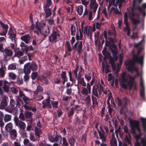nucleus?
Here are the masks:
<instances>
[{"instance_id": "nucleus-44", "label": "nucleus", "mask_w": 146, "mask_h": 146, "mask_svg": "<svg viewBox=\"0 0 146 146\" xmlns=\"http://www.w3.org/2000/svg\"><path fill=\"white\" fill-rule=\"evenodd\" d=\"M77 11L78 14L81 15L83 12V6L82 5H80L78 8Z\"/></svg>"}, {"instance_id": "nucleus-56", "label": "nucleus", "mask_w": 146, "mask_h": 146, "mask_svg": "<svg viewBox=\"0 0 146 146\" xmlns=\"http://www.w3.org/2000/svg\"><path fill=\"white\" fill-rule=\"evenodd\" d=\"M68 75L69 77V80L70 81L73 82L75 81L74 78H73L72 77V73L71 70L69 71L68 72Z\"/></svg>"}, {"instance_id": "nucleus-61", "label": "nucleus", "mask_w": 146, "mask_h": 146, "mask_svg": "<svg viewBox=\"0 0 146 146\" xmlns=\"http://www.w3.org/2000/svg\"><path fill=\"white\" fill-rule=\"evenodd\" d=\"M61 82V78L59 77H56L54 80V83L56 84H60Z\"/></svg>"}, {"instance_id": "nucleus-47", "label": "nucleus", "mask_w": 146, "mask_h": 146, "mask_svg": "<svg viewBox=\"0 0 146 146\" xmlns=\"http://www.w3.org/2000/svg\"><path fill=\"white\" fill-rule=\"evenodd\" d=\"M82 90L81 92L82 94L83 95H87L88 94V89L84 87H82Z\"/></svg>"}, {"instance_id": "nucleus-23", "label": "nucleus", "mask_w": 146, "mask_h": 146, "mask_svg": "<svg viewBox=\"0 0 146 146\" xmlns=\"http://www.w3.org/2000/svg\"><path fill=\"white\" fill-rule=\"evenodd\" d=\"M100 128L101 130L100 131H99L98 129V130H97L99 133L100 138V139H104V137H107L106 135H105V133L104 130L103 129L101 125L100 126Z\"/></svg>"}, {"instance_id": "nucleus-26", "label": "nucleus", "mask_w": 146, "mask_h": 146, "mask_svg": "<svg viewBox=\"0 0 146 146\" xmlns=\"http://www.w3.org/2000/svg\"><path fill=\"white\" fill-rule=\"evenodd\" d=\"M140 119L142 123V126L144 132H145L146 131V119L141 117Z\"/></svg>"}, {"instance_id": "nucleus-46", "label": "nucleus", "mask_w": 146, "mask_h": 146, "mask_svg": "<svg viewBox=\"0 0 146 146\" xmlns=\"http://www.w3.org/2000/svg\"><path fill=\"white\" fill-rule=\"evenodd\" d=\"M98 89L97 88H94V86L93 87L92 93L93 94L97 97H99V95L98 93Z\"/></svg>"}, {"instance_id": "nucleus-9", "label": "nucleus", "mask_w": 146, "mask_h": 146, "mask_svg": "<svg viewBox=\"0 0 146 146\" xmlns=\"http://www.w3.org/2000/svg\"><path fill=\"white\" fill-rule=\"evenodd\" d=\"M18 97V99H19V101H21L23 105L25 104H29L30 101L31 100H32L31 99L26 96L24 94L20 91L19 92Z\"/></svg>"}, {"instance_id": "nucleus-38", "label": "nucleus", "mask_w": 146, "mask_h": 146, "mask_svg": "<svg viewBox=\"0 0 146 146\" xmlns=\"http://www.w3.org/2000/svg\"><path fill=\"white\" fill-rule=\"evenodd\" d=\"M29 104H26L23 105V106L24 107L25 110H32L33 111H35L36 110V108L34 109L32 107L27 105H29Z\"/></svg>"}, {"instance_id": "nucleus-16", "label": "nucleus", "mask_w": 146, "mask_h": 146, "mask_svg": "<svg viewBox=\"0 0 146 146\" xmlns=\"http://www.w3.org/2000/svg\"><path fill=\"white\" fill-rule=\"evenodd\" d=\"M76 78L77 80V83L78 84H80L83 86H86V83L84 81V77H82L80 72H79L78 73V76L77 77V78Z\"/></svg>"}, {"instance_id": "nucleus-59", "label": "nucleus", "mask_w": 146, "mask_h": 146, "mask_svg": "<svg viewBox=\"0 0 146 146\" xmlns=\"http://www.w3.org/2000/svg\"><path fill=\"white\" fill-rule=\"evenodd\" d=\"M0 24L3 29H8V26L7 25L4 24L1 21H0Z\"/></svg>"}, {"instance_id": "nucleus-8", "label": "nucleus", "mask_w": 146, "mask_h": 146, "mask_svg": "<svg viewBox=\"0 0 146 146\" xmlns=\"http://www.w3.org/2000/svg\"><path fill=\"white\" fill-rule=\"evenodd\" d=\"M113 43L108 44L106 42L105 44L106 46H109V48L111 50L112 55H117L118 52L117 46L115 44L117 40L116 38H114L113 39Z\"/></svg>"}, {"instance_id": "nucleus-4", "label": "nucleus", "mask_w": 146, "mask_h": 146, "mask_svg": "<svg viewBox=\"0 0 146 146\" xmlns=\"http://www.w3.org/2000/svg\"><path fill=\"white\" fill-rule=\"evenodd\" d=\"M131 9L133 16L135 14H137V11L139 10L140 13L142 14L143 16L145 17L146 15V3L142 4L141 6H140L137 1L136 2V3L134 2Z\"/></svg>"}, {"instance_id": "nucleus-33", "label": "nucleus", "mask_w": 146, "mask_h": 146, "mask_svg": "<svg viewBox=\"0 0 146 146\" xmlns=\"http://www.w3.org/2000/svg\"><path fill=\"white\" fill-rule=\"evenodd\" d=\"M29 18L30 21L31 23V29H34L35 28V25L33 21V18L32 15V14L31 13L29 15Z\"/></svg>"}, {"instance_id": "nucleus-43", "label": "nucleus", "mask_w": 146, "mask_h": 146, "mask_svg": "<svg viewBox=\"0 0 146 146\" xmlns=\"http://www.w3.org/2000/svg\"><path fill=\"white\" fill-rule=\"evenodd\" d=\"M59 139V135L56 133L55 137H52L50 138V140L52 142H56L58 141Z\"/></svg>"}, {"instance_id": "nucleus-42", "label": "nucleus", "mask_w": 146, "mask_h": 146, "mask_svg": "<svg viewBox=\"0 0 146 146\" xmlns=\"http://www.w3.org/2000/svg\"><path fill=\"white\" fill-rule=\"evenodd\" d=\"M11 118V116L8 114L5 115L4 117V120L5 122H7L10 121Z\"/></svg>"}, {"instance_id": "nucleus-35", "label": "nucleus", "mask_w": 146, "mask_h": 146, "mask_svg": "<svg viewBox=\"0 0 146 146\" xmlns=\"http://www.w3.org/2000/svg\"><path fill=\"white\" fill-rule=\"evenodd\" d=\"M68 142L71 146H74L75 140L74 137L72 136L70 138H69Z\"/></svg>"}, {"instance_id": "nucleus-2", "label": "nucleus", "mask_w": 146, "mask_h": 146, "mask_svg": "<svg viewBox=\"0 0 146 146\" xmlns=\"http://www.w3.org/2000/svg\"><path fill=\"white\" fill-rule=\"evenodd\" d=\"M38 69L37 64L34 62H28L25 64L24 68V72L25 75L24 77L25 81L29 80V76L28 75L31 72V70L33 71H36Z\"/></svg>"}, {"instance_id": "nucleus-21", "label": "nucleus", "mask_w": 146, "mask_h": 146, "mask_svg": "<svg viewBox=\"0 0 146 146\" xmlns=\"http://www.w3.org/2000/svg\"><path fill=\"white\" fill-rule=\"evenodd\" d=\"M10 83L6 80H5L3 86L2 88L4 92H8L9 91V85Z\"/></svg>"}, {"instance_id": "nucleus-18", "label": "nucleus", "mask_w": 146, "mask_h": 146, "mask_svg": "<svg viewBox=\"0 0 146 146\" xmlns=\"http://www.w3.org/2000/svg\"><path fill=\"white\" fill-rule=\"evenodd\" d=\"M49 7L43 6V8L45 13V17L46 18H48L52 14V12Z\"/></svg>"}, {"instance_id": "nucleus-37", "label": "nucleus", "mask_w": 146, "mask_h": 146, "mask_svg": "<svg viewBox=\"0 0 146 146\" xmlns=\"http://www.w3.org/2000/svg\"><path fill=\"white\" fill-rule=\"evenodd\" d=\"M131 136L130 137L128 135H126L124 139V140L126 143H127L128 145H131Z\"/></svg>"}, {"instance_id": "nucleus-48", "label": "nucleus", "mask_w": 146, "mask_h": 146, "mask_svg": "<svg viewBox=\"0 0 146 146\" xmlns=\"http://www.w3.org/2000/svg\"><path fill=\"white\" fill-rule=\"evenodd\" d=\"M11 135H13L15 137H17V132L15 129H12L10 132H9Z\"/></svg>"}, {"instance_id": "nucleus-54", "label": "nucleus", "mask_w": 146, "mask_h": 146, "mask_svg": "<svg viewBox=\"0 0 146 146\" xmlns=\"http://www.w3.org/2000/svg\"><path fill=\"white\" fill-rule=\"evenodd\" d=\"M92 104H95L96 105H98V103L97 101V99L96 98L93 96L92 97Z\"/></svg>"}, {"instance_id": "nucleus-14", "label": "nucleus", "mask_w": 146, "mask_h": 146, "mask_svg": "<svg viewBox=\"0 0 146 146\" xmlns=\"http://www.w3.org/2000/svg\"><path fill=\"white\" fill-rule=\"evenodd\" d=\"M16 104L15 102L13 99H11L10 101V107L7 108L6 110L9 113L14 114L15 111L14 110L15 108H17L16 107H14Z\"/></svg>"}, {"instance_id": "nucleus-50", "label": "nucleus", "mask_w": 146, "mask_h": 146, "mask_svg": "<svg viewBox=\"0 0 146 146\" xmlns=\"http://www.w3.org/2000/svg\"><path fill=\"white\" fill-rule=\"evenodd\" d=\"M123 129L124 132L128 134L127 135H128L130 137L131 136V135L130 133L128 131V129L127 126L126 125H125L123 128Z\"/></svg>"}, {"instance_id": "nucleus-17", "label": "nucleus", "mask_w": 146, "mask_h": 146, "mask_svg": "<svg viewBox=\"0 0 146 146\" xmlns=\"http://www.w3.org/2000/svg\"><path fill=\"white\" fill-rule=\"evenodd\" d=\"M42 104V106L43 108L46 107H47L50 109L52 108L50 104V100L49 98H48L43 101Z\"/></svg>"}, {"instance_id": "nucleus-24", "label": "nucleus", "mask_w": 146, "mask_h": 146, "mask_svg": "<svg viewBox=\"0 0 146 146\" xmlns=\"http://www.w3.org/2000/svg\"><path fill=\"white\" fill-rule=\"evenodd\" d=\"M73 48H72L70 43L67 41L66 42L65 46V52L66 53H68L72 51Z\"/></svg>"}, {"instance_id": "nucleus-15", "label": "nucleus", "mask_w": 146, "mask_h": 146, "mask_svg": "<svg viewBox=\"0 0 146 146\" xmlns=\"http://www.w3.org/2000/svg\"><path fill=\"white\" fill-rule=\"evenodd\" d=\"M112 55L113 56L109 60V62L111 64L112 70L114 71L116 70V66L115 64V62L117 60L118 56L117 55Z\"/></svg>"}, {"instance_id": "nucleus-30", "label": "nucleus", "mask_w": 146, "mask_h": 146, "mask_svg": "<svg viewBox=\"0 0 146 146\" xmlns=\"http://www.w3.org/2000/svg\"><path fill=\"white\" fill-rule=\"evenodd\" d=\"M12 30L11 33L10 32V31H9L8 33V35L9 36V38H10L12 41L13 42L14 40L15 39L16 36V34H15L13 33V31Z\"/></svg>"}, {"instance_id": "nucleus-53", "label": "nucleus", "mask_w": 146, "mask_h": 146, "mask_svg": "<svg viewBox=\"0 0 146 146\" xmlns=\"http://www.w3.org/2000/svg\"><path fill=\"white\" fill-rule=\"evenodd\" d=\"M33 113L30 112L26 111L25 115L26 118H30L32 116Z\"/></svg>"}, {"instance_id": "nucleus-57", "label": "nucleus", "mask_w": 146, "mask_h": 146, "mask_svg": "<svg viewBox=\"0 0 146 146\" xmlns=\"http://www.w3.org/2000/svg\"><path fill=\"white\" fill-rule=\"evenodd\" d=\"M52 3L51 0H46L45 4H44V6L50 7L51 6Z\"/></svg>"}, {"instance_id": "nucleus-40", "label": "nucleus", "mask_w": 146, "mask_h": 146, "mask_svg": "<svg viewBox=\"0 0 146 146\" xmlns=\"http://www.w3.org/2000/svg\"><path fill=\"white\" fill-rule=\"evenodd\" d=\"M123 31L124 32H125L126 31H127V35L128 36H130V34L131 29L129 26L125 27L123 28Z\"/></svg>"}, {"instance_id": "nucleus-36", "label": "nucleus", "mask_w": 146, "mask_h": 146, "mask_svg": "<svg viewBox=\"0 0 146 146\" xmlns=\"http://www.w3.org/2000/svg\"><path fill=\"white\" fill-rule=\"evenodd\" d=\"M124 23L125 25V27L129 26L128 22V16L127 13H125L124 16Z\"/></svg>"}, {"instance_id": "nucleus-62", "label": "nucleus", "mask_w": 146, "mask_h": 146, "mask_svg": "<svg viewBox=\"0 0 146 146\" xmlns=\"http://www.w3.org/2000/svg\"><path fill=\"white\" fill-rule=\"evenodd\" d=\"M11 91L13 94H17L18 92V89L15 87H12L11 88Z\"/></svg>"}, {"instance_id": "nucleus-45", "label": "nucleus", "mask_w": 146, "mask_h": 146, "mask_svg": "<svg viewBox=\"0 0 146 146\" xmlns=\"http://www.w3.org/2000/svg\"><path fill=\"white\" fill-rule=\"evenodd\" d=\"M79 68L78 65H77L74 70L72 71V72L74 74L76 78H77V77L78 76V74L77 73L78 71Z\"/></svg>"}, {"instance_id": "nucleus-20", "label": "nucleus", "mask_w": 146, "mask_h": 146, "mask_svg": "<svg viewBox=\"0 0 146 146\" xmlns=\"http://www.w3.org/2000/svg\"><path fill=\"white\" fill-rule=\"evenodd\" d=\"M77 30L76 35V39L77 40H81L83 37V35L80 29H78V27H76Z\"/></svg>"}, {"instance_id": "nucleus-19", "label": "nucleus", "mask_w": 146, "mask_h": 146, "mask_svg": "<svg viewBox=\"0 0 146 146\" xmlns=\"http://www.w3.org/2000/svg\"><path fill=\"white\" fill-rule=\"evenodd\" d=\"M92 1L91 0L90 3V9H93V12L95 13L98 6V5L95 2L93 1L92 4Z\"/></svg>"}, {"instance_id": "nucleus-29", "label": "nucleus", "mask_w": 146, "mask_h": 146, "mask_svg": "<svg viewBox=\"0 0 146 146\" xmlns=\"http://www.w3.org/2000/svg\"><path fill=\"white\" fill-rule=\"evenodd\" d=\"M13 125L11 122L8 123L5 126V130L7 132H10L12 129Z\"/></svg>"}, {"instance_id": "nucleus-27", "label": "nucleus", "mask_w": 146, "mask_h": 146, "mask_svg": "<svg viewBox=\"0 0 146 146\" xmlns=\"http://www.w3.org/2000/svg\"><path fill=\"white\" fill-rule=\"evenodd\" d=\"M43 29L42 31V34L44 36V37H46L50 33V31L48 27H46L44 29Z\"/></svg>"}, {"instance_id": "nucleus-10", "label": "nucleus", "mask_w": 146, "mask_h": 146, "mask_svg": "<svg viewBox=\"0 0 146 146\" xmlns=\"http://www.w3.org/2000/svg\"><path fill=\"white\" fill-rule=\"evenodd\" d=\"M139 13H137V14H135L133 16L132 10L131 9V12L129 13V17H131V19L132 21V24L133 25L137 26L139 23Z\"/></svg>"}, {"instance_id": "nucleus-52", "label": "nucleus", "mask_w": 146, "mask_h": 146, "mask_svg": "<svg viewBox=\"0 0 146 146\" xmlns=\"http://www.w3.org/2000/svg\"><path fill=\"white\" fill-rule=\"evenodd\" d=\"M28 60L27 56H23L19 59V61L20 64H23L24 62Z\"/></svg>"}, {"instance_id": "nucleus-28", "label": "nucleus", "mask_w": 146, "mask_h": 146, "mask_svg": "<svg viewBox=\"0 0 146 146\" xmlns=\"http://www.w3.org/2000/svg\"><path fill=\"white\" fill-rule=\"evenodd\" d=\"M6 69L5 65L4 66L2 65L0 68V77L1 78L5 76V71Z\"/></svg>"}, {"instance_id": "nucleus-13", "label": "nucleus", "mask_w": 146, "mask_h": 146, "mask_svg": "<svg viewBox=\"0 0 146 146\" xmlns=\"http://www.w3.org/2000/svg\"><path fill=\"white\" fill-rule=\"evenodd\" d=\"M82 41H80L78 40L72 46L73 49L75 50L78 54L80 53L81 52L82 49Z\"/></svg>"}, {"instance_id": "nucleus-6", "label": "nucleus", "mask_w": 146, "mask_h": 146, "mask_svg": "<svg viewBox=\"0 0 146 146\" xmlns=\"http://www.w3.org/2000/svg\"><path fill=\"white\" fill-rule=\"evenodd\" d=\"M142 49L141 48H140L137 50V54L136 55L133 54L132 56V59L131 61L132 63L134 62L140 64L142 67H143V61L144 59L143 56H139V54L142 51Z\"/></svg>"}, {"instance_id": "nucleus-11", "label": "nucleus", "mask_w": 146, "mask_h": 146, "mask_svg": "<svg viewBox=\"0 0 146 146\" xmlns=\"http://www.w3.org/2000/svg\"><path fill=\"white\" fill-rule=\"evenodd\" d=\"M60 36V34L58 31L53 30L50 35L49 36V41L51 43L56 42L57 39V36L59 37Z\"/></svg>"}, {"instance_id": "nucleus-58", "label": "nucleus", "mask_w": 146, "mask_h": 146, "mask_svg": "<svg viewBox=\"0 0 146 146\" xmlns=\"http://www.w3.org/2000/svg\"><path fill=\"white\" fill-rule=\"evenodd\" d=\"M140 96L143 99L145 97L144 88H142L140 90Z\"/></svg>"}, {"instance_id": "nucleus-12", "label": "nucleus", "mask_w": 146, "mask_h": 146, "mask_svg": "<svg viewBox=\"0 0 146 146\" xmlns=\"http://www.w3.org/2000/svg\"><path fill=\"white\" fill-rule=\"evenodd\" d=\"M45 25V24L42 23H35V28L36 30H34V33L37 34L38 36H39V33H41V30L43 29Z\"/></svg>"}, {"instance_id": "nucleus-51", "label": "nucleus", "mask_w": 146, "mask_h": 146, "mask_svg": "<svg viewBox=\"0 0 146 146\" xmlns=\"http://www.w3.org/2000/svg\"><path fill=\"white\" fill-rule=\"evenodd\" d=\"M38 76L37 72H33L31 74V78L33 80H35Z\"/></svg>"}, {"instance_id": "nucleus-3", "label": "nucleus", "mask_w": 146, "mask_h": 146, "mask_svg": "<svg viewBox=\"0 0 146 146\" xmlns=\"http://www.w3.org/2000/svg\"><path fill=\"white\" fill-rule=\"evenodd\" d=\"M125 65L127 67V70L129 72L132 73L133 71H135L136 73V74L133 76H132L129 74H126V78H129V80L135 82V79L137 76H139L140 75L138 71V68L135 66L134 62L132 63V62L128 61L126 62Z\"/></svg>"}, {"instance_id": "nucleus-41", "label": "nucleus", "mask_w": 146, "mask_h": 146, "mask_svg": "<svg viewBox=\"0 0 146 146\" xmlns=\"http://www.w3.org/2000/svg\"><path fill=\"white\" fill-rule=\"evenodd\" d=\"M50 102L53 108H58V102L51 100Z\"/></svg>"}, {"instance_id": "nucleus-22", "label": "nucleus", "mask_w": 146, "mask_h": 146, "mask_svg": "<svg viewBox=\"0 0 146 146\" xmlns=\"http://www.w3.org/2000/svg\"><path fill=\"white\" fill-rule=\"evenodd\" d=\"M31 38V37L29 34L22 36L21 37V39L27 44L30 42Z\"/></svg>"}, {"instance_id": "nucleus-25", "label": "nucleus", "mask_w": 146, "mask_h": 146, "mask_svg": "<svg viewBox=\"0 0 146 146\" xmlns=\"http://www.w3.org/2000/svg\"><path fill=\"white\" fill-rule=\"evenodd\" d=\"M3 52L4 55L5 57L11 56L13 53L12 51L10 49L5 48L4 49Z\"/></svg>"}, {"instance_id": "nucleus-7", "label": "nucleus", "mask_w": 146, "mask_h": 146, "mask_svg": "<svg viewBox=\"0 0 146 146\" xmlns=\"http://www.w3.org/2000/svg\"><path fill=\"white\" fill-rule=\"evenodd\" d=\"M14 110L15 112L14 113V115H15L14 120L16 126L19 127L20 129L22 130H24L26 128L25 123L21 120H19L17 116V114H18V110L17 108H15Z\"/></svg>"}, {"instance_id": "nucleus-32", "label": "nucleus", "mask_w": 146, "mask_h": 146, "mask_svg": "<svg viewBox=\"0 0 146 146\" xmlns=\"http://www.w3.org/2000/svg\"><path fill=\"white\" fill-rule=\"evenodd\" d=\"M75 111V109L74 107H72L71 108L70 110L68 113L67 114V116L68 117L70 118H72L74 113Z\"/></svg>"}, {"instance_id": "nucleus-55", "label": "nucleus", "mask_w": 146, "mask_h": 146, "mask_svg": "<svg viewBox=\"0 0 146 146\" xmlns=\"http://www.w3.org/2000/svg\"><path fill=\"white\" fill-rule=\"evenodd\" d=\"M16 82L18 85H21L23 83V81L21 77H18L17 78Z\"/></svg>"}, {"instance_id": "nucleus-63", "label": "nucleus", "mask_w": 146, "mask_h": 146, "mask_svg": "<svg viewBox=\"0 0 146 146\" xmlns=\"http://www.w3.org/2000/svg\"><path fill=\"white\" fill-rule=\"evenodd\" d=\"M75 116H76V117H75L74 121H75V124H78V125L80 124V118L76 116V115Z\"/></svg>"}, {"instance_id": "nucleus-5", "label": "nucleus", "mask_w": 146, "mask_h": 146, "mask_svg": "<svg viewBox=\"0 0 146 146\" xmlns=\"http://www.w3.org/2000/svg\"><path fill=\"white\" fill-rule=\"evenodd\" d=\"M126 73L125 72H122L121 76V82L120 85L121 88L127 89V86L125 84V83H127V84L129 86V90H130L134 86L135 82L132 81V80H130L128 81L127 78H126Z\"/></svg>"}, {"instance_id": "nucleus-39", "label": "nucleus", "mask_w": 146, "mask_h": 146, "mask_svg": "<svg viewBox=\"0 0 146 146\" xmlns=\"http://www.w3.org/2000/svg\"><path fill=\"white\" fill-rule=\"evenodd\" d=\"M43 88L40 85H38L37 86V89L36 91L34 92V93L35 94H37L39 92H41L43 91Z\"/></svg>"}, {"instance_id": "nucleus-49", "label": "nucleus", "mask_w": 146, "mask_h": 146, "mask_svg": "<svg viewBox=\"0 0 146 146\" xmlns=\"http://www.w3.org/2000/svg\"><path fill=\"white\" fill-rule=\"evenodd\" d=\"M7 105V102L6 100H3L1 102L0 104V107L1 108L3 109L5 108Z\"/></svg>"}, {"instance_id": "nucleus-64", "label": "nucleus", "mask_w": 146, "mask_h": 146, "mask_svg": "<svg viewBox=\"0 0 146 146\" xmlns=\"http://www.w3.org/2000/svg\"><path fill=\"white\" fill-rule=\"evenodd\" d=\"M104 138L100 139L102 141V142L100 144V146H107L106 144L104 143H106V142L107 137H104Z\"/></svg>"}, {"instance_id": "nucleus-34", "label": "nucleus", "mask_w": 146, "mask_h": 146, "mask_svg": "<svg viewBox=\"0 0 146 146\" xmlns=\"http://www.w3.org/2000/svg\"><path fill=\"white\" fill-rule=\"evenodd\" d=\"M70 30L71 35L72 36H75L76 31V26L73 25H71L70 27Z\"/></svg>"}, {"instance_id": "nucleus-31", "label": "nucleus", "mask_w": 146, "mask_h": 146, "mask_svg": "<svg viewBox=\"0 0 146 146\" xmlns=\"http://www.w3.org/2000/svg\"><path fill=\"white\" fill-rule=\"evenodd\" d=\"M35 135L38 136V137H40V135L42 133V131L41 129L38 128L36 127H35Z\"/></svg>"}, {"instance_id": "nucleus-1", "label": "nucleus", "mask_w": 146, "mask_h": 146, "mask_svg": "<svg viewBox=\"0 0 146 146\" xmlns=\"http://www.w3.org/2000/svg\"><path fill=\"white\" fill-rule=\"evenodd\" d=\"M131 131L130 132L137 140L140 137L141 133L139 122L137 120L130 119L129 120Z\"/></svg>"}, {"instance_id": "nucleus-60", "label": "nucleus", "mask_w": 146, "mask_h": 146, "mask_svg": "<svg viewBox=\"0 0 146 146\" xmlns=\"http://www.w3.org/2000/svg\"><path fill=\"white\" fill-rule=\"evenodd\" d=\"M16 66L15 64H12L9 66L8 69L9 70H13L16 69Z\"/></svg>"}]
</instances>
